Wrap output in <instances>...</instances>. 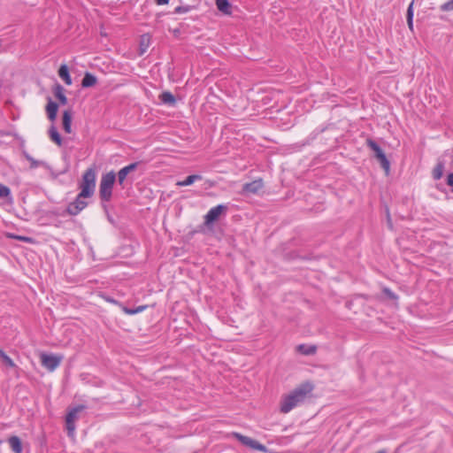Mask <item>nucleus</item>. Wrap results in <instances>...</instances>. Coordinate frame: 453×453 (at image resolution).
Here are the masks:
<instances>
[{
  "mask_svg": "<svg viewBox=\"0 0 453 453\" xmlns=\"http://www.w3.org/2000/svg\"><path fill=\"white\" fill-rule=\"evenodd\" d=\"M314 386L310 381H304L296 387L288 395H284L280 401V411L282 413L289 412L300 403H303L307 395L311 393Z\"/></svg>",
  "mask_w": 453,
  "mask_h": 453,
  "instance_id": "1",
  "label": "nucleus"
},
{
  "mask_svg": "<svg viewBox=\"0 0 453 453\" xmlns=\"http://www.w3.org/2000/svg\"><path fill=\"white\" fill-rule=\"evenodd\" d=\"M116 180V173L112 170L102 175L99 185V198L105 211H107V205L105 203L110 202L112 198V188Z\"/></svg>",
  "mask_w": 453,
  "mask_h": 453,
  "instance_id": "2",
  "label": "nucleus"
},
{
  "mask_svg": "<svg viewBox=\"0 0 453 453\" xmlns=\"http://www.w3.org/2000/svg\"><path fill=\"white\" fill-rule=\"evenodd\" d=\"M96 178V174L94 167H89L84 172L79 185L81 197H91L94 195Z\"/></svg>",
  "mask_w": 453,
  "mask_h": 453,
  "instance_id": "3",
  "label": "nucleus"
},
{
  "mask_svg": "<svg viewBox=\"0 0 453 453\" xmlns=\"http://www.w3.org/2000/svg\"><path fill=\"white\" fill-rule=\"evenodd\" d=\"M365 145L372 152V157H375L380 164L381 168L385 171L386 175H388L390 170V161L387 157L380 144L371 137L365 140Z\"/></svg>",
  "mask_w": 453,
  "mask_h": 453,
  "instance_id": "4",
  "label": "nucleus"
},
{
  "mask_svg": "<svg viewBox=\"0 0 453 453\" xmlns=\"http://www.w3.org/2000/svg\"><path fill=\"white\" fill-rule=\"evenodd\" d=\"M87 406L78 404L73 407H68L65 415V428L69 436H73L76 428V421L79 418V413L85 411Z\"/></svg>",
  "mask_w": 453,
  "mask_h": 453,
  "instance_id": "5",
  "label": "nucleus"
},
{
  "mask_svg": "<svg viewBox=\"0 0 453 453\" xmlns=\"http://www.w3.org/2000/svg\"><path fill=\"white\" fill-rule=\"evenodd\" d=\"M228 210V207L225 204H219L215 207H212L207 214L204 216V222L203 225L198 226L197 230L192 232V234L202 232L203 230V226H211L216 222L222 214H225Z\"/></svg>",
  "mask_w": 453,
  "mask_h": 453,
  "instance_id": "6",
  "label": "nucleus"
},
{
  "mask_svg": "<svg viewBox=\"0 0 453 453\" xmlns=\"http://www.w3.org/2000/svg\"><path fill=\"white\" fill-rule=\"evenodd\" d=\"M140 165V162H134L131 163L124 167H122L117 175V180L118 184L122 188H125L126 184L129 182V184H132L134 178V172L137 169L138 165Z\"/></svg>",
  "mask_w": 453,
  "mask_h": 453,
  "instance_id": "7",
  "label": "nucleus"
},
{
  "mask_svg": "<svg viewBox=\"0 0 453 453\" xmlns=\"http://www.w3.org/2000/svg\"><path fill=\"white\" fill-rule=\"evenodd\" d=\"M86 197H81V193L77 195L74 201L68 203L66 207V213L71 216L78 215L83 209L88 206V202L85 201Z\"/></svg>",
  "mask_w": 453,
  "mask_h": 453,
  "instance_id": "8",
  "label": "nucleus"
},
{
  "mask_svg": "<svg viewBox=\"0 0 453 453\" xmlns=\"http://www.w3.org/2000/svg\"><path fill=\"white\" fill-rule=\"evenodd\" d=\"M282 258L286 261H292V260H296V259L311 261V260H316L319 257H316L312 252H309L305 255H301L298 250H289V251L283 250Z\"/></svg>",
  "mask_w": 453,
  "mask_h": 453,
  "instance_id": "9",
  "label": "nucleus"
},
{
  "mask_svg": "<svg viewBox=\"0 0 453 453\" xmlns=\"http://www.w3.org/2000/svg\"><path fill=\"white\" fill-rule=\"evenodd\" d=\"M62 357L53 354H42L41 363L42 365L47 368L50 372L54 371L61 363Z\"/></svg>",
  "mask_w": 453,
  "mask_h": 453,
  "instance_id": "10",
  "label": "nucleus"
},
{
  "mask_svg": "<svg viewBox=\"0 0 453 453\" xmlns=\"http://www.w3.org/2000/svg\"><path fill=\"white\" fill-rule=\"evenodd\" d=\"M263 187H264L263 180L261 178H259L251 182L245 183L242 186V193L257 194Z\"/></svg>",
  "mask_w": 453,
  "mask_h": 453,
  "instance_id": "11",
  "label": "nucleus"
},
{
  "mask_svg": "<svg viewBox=\"0 0 453 453\" xmlns=\"http://www.w3.org/2000/svg\"><path fill=\"white\" fill-rule=\"evenodd\" d=\"M58 107L59 106H58V103L52 101V99L50 97H48V103L46 104L45 111H46L48 119L51 122H54L57 119Z\"/></svg>",
  "mask_w": 453,
  "mask_h": 453,
  "instance_id": "12",
  "label": "nucleus"
},
{
  "mask_svg": "<svg viewBox=\"0 0 453 453\" xmlns=\"http://www.w3.org/2000/svg\"><path fill=\"white\" fill-rule=\"evenodd\" d=\"M73 111L65 110L62 114V127L66 134L72 133Z\"/></svg>",
  "mask_w": 453,
  "mask_h": 453,
  "instance_id": "13",
  "label": "nucleus"
},
{
  "mask_svg": "<svg viewBox=\"0 0 453 453\" xmlns=\"http://www.w3.org/2000/svg\"><path fill=\"white\" fill-rule=\"evenodd\" d=\"M53 94L55 97L58 100L59 104L62 105H65L67 104V97L65 95V88L59 83H56L52 88Z\"/></svg>",
  "mask_w": 453,
  "mask_h": 453,
  "instance_id": "14",
  "label": "nucleus"
},
{
  "mask_svg": "<svg viewBox=\"0 0 453 453\" xmlns=\"http://www.w3.org/2000/svg\"><path fill=\"white\" fill-rule=\"evenodd\" d=\"M7 441L14 453H22L23 444L21 439L17 435H12L7 439Z\"/></svg>",
  "mask_w": 453,
  "mask_h": 453,
  "instance_id": "15",
  "label": "nucleus"
},
{
  "mask_svg": "<svg viewBox=\"0 0 453 453\" xmlns=\"http://www.w3.org/2000/svg\"><path fill=\"white\" fill-rule=\"evenodd\" d=\"M48 134L50 136V139L56 143L58 147H61L63 145V138L59 132L58 131V128L54 124H52L49 130Z\"/></svg>",
  "mask_w": 453,
  "mask_h": 453,
  "instance_id": "16",
  "label": "nucleus"
},
{
  "mask_svg": "<svg viewBox=\"0 0 453 453\" xmlns=\"http://www.w3.org/2000/svg\"><path fill=\"white\" fill-rule=\"evenodd\" d=\"M97 83V78L96 75L89 72H86L82 80H81V87L86 88H91L96 85Z\"/></svg>",
  "mask_w": 453,
  "mask_h": 453,
  "instance_id": "17",
  "label": "nucleus"
},
{
  "mask_svg": "<svg viewBox=\"0 0 453 453\" xmlns=\"http://www.w3.org/2000/svg\"><path fill=\"white\" fill-rule=\"evenodd\" d=\"M158 98L160 99L162 104L169 106H173L176 103L175 96L170 91H163L159 95Z\"/></svg>",
  "mask_w": 453,
  "mask_h": 453,
  "instance_id": "18",
  "label": "nucleus"
},
{
  "mask_svg": "<svg viewBox=\"0 0 453 453\" xmlns=\"http://www.w3.org/2000/svg\"><path fill=\"white\" fill-rule=\"evenodd\" d=\"M58 73L66 85L72 84L73 81L70 75L69 67L65 64L60 65Z\"/></svg>",
  "mask_w": 453,
  "mask_h": 453,
  "instance_id": "19",
  "label": "nucleus"
},
{
  "mask_svg": "<svg viewBox=\"0 0 453 453\" xmlns=\"http://www.w3.org/2000/svg\"><path fill=\"white\" fill-rule=\"evenodd\" d=\"M216 6L223 14L230 15L232 13V5L229 0H216Z\"/></svg>",
  "mask_w": 453,
  "mask_h": 453,
  "instance_id": "20",
  "label": "nucleus"
},
{
  "mask_svg": "<svg viewBox=\"0 0 453 453\" xmlns=\"http://www.w3.org/2000/svg\"><path fill=\"white\" fill-rule=\"evenodd\" d=\"M150 44V35L149 34H143L140 37L139 42V55H143L148 50Z\"/></svg>",
  "mask_w": 453,
  "mask_h": 453,
  "instance_id": "21",
  "label": "nucleus"
},
{
  "mask_svg": "<svg viewBox=\"0 0 453 453\" xmlns=\"http://www.w3.org/2000/svg\"><path fill=\"white\" fill-rule=\"evenodd\" d=\"M0 198L5 199L7 203H13L11 188L3 183H0Z\"/></svg>",
  "mask_w": 453,
  "mask_h": 453,
  "instance_id": "22",
  "label": "nucleus"
},
{
  "mask_svg": "<svg viewBox=\"0 0 453 453\" xmlns=\"http://www.w3.org/2000/svg\"><path fill=\"white\" fill-rule=\"evenodd\" d=\"M297 350L304 356H311L316 354L317 346L303 343L297 346Z\"/></svg>",
  "mask_w": 453,
  "mask_h": 453,
  "instance_id": "23",
  "label": "nucleus"
},
{
  "mask_svg": "<svg viewBox=\"0 0 453 453\" xmlns=\"http://www.w3.org/2000/svg\"><path fill=\"white\" fill-rule=\"evenodd\" d=\"M202 180V176L199 174H191L185 178L183 180H180L176 183L179 187H185L192 185L196 180Z\"/></svg>",
  "mask_w": 453,
  "mask_h": 453,
  "instance_id": "24",
  "label": "nucleus"
},
{
  "mask_svg": "<svg viewBox=\"0 0 453 453\" xmlns=\"http://www.w3.org/2000/svg\"><path fill=\"white\" fill-rule=\"evenodd\" d=\"M233 436L235 439H237L242 444H243L250 449L253 447V444L255 441L254 439L248 437L246 435H243L242 434H239V433H233Z\"/></svg>",
  "mask_w": 453,
  "mask_h": 453,
  "instance_id": "25",
  "label": "nucleus"
},
{
  "mask_svg": "<svg viewBox=\"0 0 453 453\" xmlns=\"http://www.w3.org/2000/svg\"><path fill=\"white\" fill-rule=\"evenodd\" d=\"M0 359L2 360L3 364L7 367H17L13 360L8 355H6V353L2 349H0Z\"/></svg>",
  "mask_w": 453,
  "mask_h": 453,
  "instance_id": "26",
  "label": "nucleus"
},
{
  "mask_svg": "<svg viewBox=\"0 0 453 453\" xmlns=\"http://www.w3.org/2000/svg\"><path fill=\"white\" fill-rule=\"evenodd\" d=\"M443 165L441 163H438L433 170V177L434 180H440L443 174Z\"/></svg>",
  "mask_w": 453,
  "mask_h": 453,
  "instance_id": "27",
  "label": "nucleus"
},
{
  "mask_svg": "<svg viewBox=\"0 0 453 453\" xmlns=\"http://www.w3.org/2000/svg\"><path fill=\"white\" fill-rule=\"evenodd\" d=\"M412 19H413V11H412V3L409 5V8H408V11H407V22H408V27L411 30L413 29V22H412Z\"/></svg>",
  "mask_w": 453,
  "mask_h": 453,
  "instance_id": "28",
  "label": "nucleus"
},
{
  "mask_svg": "<svg viewBox=\"0 0 453 453\" xmlns=\"http://www.w3.org/2000/svg\"><path fill=\"white\" fill-rule=\"evenodd\" d=\"M193 8L194 7L191 5H180L174 9L173 13H175V14L185 13V12L191 11Z\"/></svg>",
  "mask_w": 453,
  "mask_h": 453,
  "instance_id": "29",
  "label": "nucleus"
},
{
  "mask_svg": "<svg viewBox=\"0 0 453 453\" xmlns=\"http://www.w3.org/2000/svg\"><path fill=\"white\" fill-rule=\"evenodd\" d=\"M385 214H386V218H387L388 226L389 229L392 230L394 228V226H393L392 219L390 217L389 208L388 205H385Z\"/></svg>",
  "mask_w": 453,
  "mask_h": 453,
  "instance_id": "30",
  "label": "nucleus"
},
{
  "mask_svg": "<svg viewBox=\"0 0 453 453\" xmlns=\"http://www.w3.org/2000/svg\"><path fill=\"white\" fill-rule=\"evenodd\" d=\"M251 449H255V450L261 451V452H267V448L264 444L260 443L259 441H257L256 440H255L253 447Z\"/></svg>",
  "mask_w": 453,
  "mask_h": 453,
  "instance_id": "31",
  "label": "nucleus"
},
{
  "mask_svg": "<svg viewBox=\"0 0 453 453\" xmlns=\"http://www.w3.org/2000/svg\"><path fill=\"white\" fill-rule=\"evenodd\" d=\"M441 10L442 12H451L453 11V0H449L443 4L441 5Z\"/></svg>",
  "mask_w": 453,
  "mask_h": 453,
  "instance_id": "32",
  "label": "nucleus"
},
{
  "mask_svg": "<svg viewBox=\"0 0 453 453\" xmlns=\"http://www.w3.org/2000/svg\"><path fill=\"white\" fill-rule=\"evenodd\" d=\"M383 294L388 297L389 299H395L396 298L395 295L394 294V292H392L389 288H384L383 290H382Z\"/></svg>",
  "mask_w": 453,
  "mask_h": 453,
  "instance_id": "33",
  "label": "nucleus"
},
{
  "mask_svg": "<svg viewBox=\"0 0 453 453\" xmlns=\"http://www.w3.org/2000/svg\"><path fill=\"white\" fill-rule=\"evenodd\" d=\"M121 309H122V311L126 314H128V315H134V314H136V311H135L134 308H129V307H127L125 305H121Z\"/></svg>",
  "mask_w": 453,
  "mask_h": 453,
  "instance_id": "34",
  "label": "nucleus"
},
{
  "mask_svg": "<svg viewBox=\"0 0 453 453\" xmlns=\"http://www.w3.org/2000/svg\"><path fill=\"white\" fill-rule=\"evenodd\" d=\"M27 161L30 162V167L31 168H36L39 166L40 165V162L35 160L34 157H27Z\"/></svg>",
  "mask_w": 453,
  "mask_h": 453,
  "instance_id": "35",
  "label": "nucleus"
},
{
  "mask_svg": "<svg viewBox=\"0 0 453 453\" xmlns=\"http://www.w3.org/2000/svg\"><path fill=\"white\" fill-rule=\"evenodd\" d=\"M12 237L14 238V239L19 240V241L27 242H32V238L31 237L21 236V235H12Z\"/></svg>",
  "mask_w": 453,
  "mask_h": 453,
  "instance_id": "36",
  "label": "nucleus"
},
{
  "mask_svg": "<svg viewBox=\"0 0 453 453\" xmlns=\"http://www.w3.org/2000/svg\"><path fill=\"white\" fill-rule=\"evenodd\" d=\"M148 305H140L137 306L135 309L136 313L142 312L147 309Z\"/></svg>",
  "mask_w": 453,
  "mask_h": 453,
  "instance_id": "37",
  "label": "nucleus"
},
{
  "mask_svg": "<svg viewBox=\"0 0 453 453\" xmlns=\"http://www.w3.org/2000/svg\"><path fill=\"white\" fill-rule=\"evenodd\" d=\"M447 184L449 186H453V173H450V174L448 175Z\"/></svg>",
  "mask_w": 453,
  "mask_h": 453,
  "instance_id": "38",
  "label": "nucleus"
},
{
  "mask_svg": "<svg viewBox=\"0 0 453 453\" xmlns=\"http://www.w3.org/2000/svg\"><path fill=\"white\" fill-rule=\"evenodd\" d=\"M170 0H155V3L157 4V5H165V4H167L169 3Z\"/></svg>",
  "mask_w": 453,
  "mask_h": 453,
  "instance_id": "39",
  "label": "nucleus"
},
{
  "mask_svg": "<svg viewBox=\"0 0 453 453\" xmlns=\"http://www.w3.org/2000/svg\"><path fill=\"white\" fill-rule=\"evenodd\" d=\"M23 156L25 157V158L27 160V157H31L27 152L26 151H23Z\"/></svg>",
  "mask_w": 453,
  "mask_h": 453,
  "instance_id": "40",
  "label": "nucleus"
},
{
  "mask_svg": "<svg viewBox=\"0 0 453 453\" xmlns=\"http://www.w3.org/2000/svg\"><path fill=\"white\" fill-rule=\"evenodd\" d=\"M110 302L116 303V301H114L113 299H110Z\"/></svg>",
  "mask_w": 453,
  "mask_h": 453,
  "instance_id": "41",
  "label": "nucleus"
}]
</instances>
